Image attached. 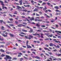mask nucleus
Instances as JSON below:
<instances>
[{"instance_id": "obj_1", "label": "nucleus", "mask_w": 61, "mask_h": 61, "mask_svg": "<svg viewBox=\"0 0 61 61\" xmlns=\"http://www.w3.org/2000/svg\"><path fill=\"white\" fill-rule=\"evenodd\" d=\"M6 57H5L4 58V59L6 60V61H7V59H12V58L9 56L6 55Z\"/></svg>"}, {"instance_id": "obj_2", "label": "nucleus", "mask_w": 61, "mask_h": 61, "mask_svg": "<svg viewBox=\"0 0 61 61\" xmlns=\"http://www.w3.org/2000/svg\"><path fill=\"white\" fill-rule=\"evenodd\" d=\"M29 37H28V39L30 40L31 38H34V36L31 35H29L28 36Z\"/></svg>"}, {"instance_id": "obj_3", "label": "nucleus", "mask_w": 61, "mask_h": 61, "mask_svg": "<svg viewBox=\"0 0 61 61\" xmlns=\"http://www.w3.org/2000/svg\"><path fill=\"white\" fill-rule=\"evenodd\" d=\"M35 7H36V8H37V9H41L43 8V7H39L38 6H36V5H35Z\"/></svg>"}, {"instance_id": "obj_4", "label": "nucleus", "mask_w": 61, "mask_h": 61, "mask_svg": "<svg viewBox=\"0 0 61 61\" xmlns=\"http://www.w3.org/2000/svg\"><path fill=\"white\" fill-rule=\"evenodd\" d=\"M5 34H6V35H5V34L4 33L2 34L1 35L4 36V37H7V33H6Z\"/></svg>"}, {"instance_id": "obj_5", "label": "nucleus", "mask_w": 61, "mask_h": 61, "mask_svg": "<svg viewBox=\"0 0 61 61\" xmlns=\"http://www.w3.org/2000/svg\"><path fill=\"white\" fill-rule=\"evenodd\" d=\"M17 8H16V9H22V8L21 7L19 6H16Z\"/></svg>"}, {"instance_id": "obj_6", "label": "nucleus", "mask_w": 61, "mask_h": 61, "mask_svg": "<svg viewBox=\"0 0 61 61\" xmlns=\"http://www.w3.org/2000/svg\"><path fill=\"white\" fill-rule=\"evenodd\" d=\"M9 35L11 36V37H13L14 36V35L13 34L10 33L9 34Z\"/></svg>"}, {"instance_id": "obj_7", "label": "nucleus", "mask_w": 61, "mask_h": 61, "mask_svg": "<svg viewBox=\"0 0 61 61\" xmlns=\"http://www.w3.org/2000/svg\"><path fill=\"white\" fill-rule=\"evenodd\" d=\"M0 4H1V5H4V3H3V2L2 1L0 0Z\"/></svg>"}, {"instance_id": "obj_8", "label": "nucleus", "mask_w": 61, "mask_h": 61, "mask_svg": "<svg viewBox=\"0 0 61 61\" xmlns=\"http://www.w3.org/2000/svg\"><path fill=\"white\" fill-rule=\"evenodd\" d=\"M43 36H44V34H41V38H44V37H43Z\"/></svg>"}, {"instance_id": "obj_9", "label": "nucleus", "mask_w": 61, "mask_h": 61, "mask_svg": "<svg viewBox=\"0 0 61 61\" xmlns=\"http://www.w3.org/2000/svg\"><path fill=\"white\" fill-rule=\"evenodd\" d=\"M44 49H45V50H48V51H50V50L48 48H44Z\"/></svg>"}, {"instance_id": "obj_10", "label": "nucleus", "mask_w": 61, "mask_h": 61, "mask_svg": "<svg viewBox=\"0 0 61 61\" xmlns=\"http://www.w3.org/2000/svg\"><path fill=\"white\" fill-rule=\"evenodd\" d=\"M36 26H37V27H39V26H40V25H39L38 24L36 23Z\"/></svg>"}, {"instance_id": "obj_11", "label": "nucleus", "mask_w": 61, "mask_h": 61, "mask_svg": "<svg viewBox=\"0 0 61 61\" xmlns=\"http://www.w3.org/2000/svg\"><path fill=\"white\" fill-rule=\"evenodd\" d=\"M49 46H53V43H50L49 44Z\"/></svg>"}, {"instance_id": "obj_12", "label": "nucleus", "mask_w": 61, "mask_h": 61, "mask_svg": "<svg viewBox=\"0 0 61 61\" xmlns=\"http://www.w3.org/2000/svg\"><path fill=\"white\" fill-rule=\"evenodd\" d=\"M36 36H38V37H40V34H38V33H36Z\"/></svg>"}, {"instance_id": "obj_13", "label": "nucleus", "mask_w": 61, "mask_h": 61, "mask_svg": "<svg viewBox=\"0 0 61 61\" xmlns=\"http://www.w3.org/2000/svg\"><path fill=\"white\" fill-rule=\"evenodd\" d=\"M54 8L57 9H59V7L58 6H55V7Z\"/></svg>"}, {"instance_id": "obj_14", "label": "nucleus", "mask_w": 61, "mask_h": 61, "mask_svg": "<svg viewBox=\"0 0 61 61\" xmlns=\"http://www.w3.org/2000/svg\"><path fill=\"white\" fill-rule=\"evenodd\" d=\"M0 37H1V36H0V40L2 41H3L4 40V38H0Z\"/></svg>"}, {"instance_id": "obj_15", "label": "nucleus", "mask_w": 61, "mask_h": 61, "mask_svg": "<svg viewBox=\"0 0 61 61\" xmlns=\"http://www.w3.org/2000/svg\"><path fill=\"white\" fill-rule=\"evenodd\" d=\"M23 57L25 58V60H28V58L26 57L25 56H24Z\"/></svg>"}, {"instance_id": "obj_16", "label": "nucleus", "mask_w": 61, "mask_h": 61, "mask_svg": "<svg viewBox=\"0 0 61 61\" xmlns=\"http://www.w3.org/2000/svg\"><path fill=\"white\" fill-rule=\"evenodd\" d=\"M55 32H56V33H60V34H61V31H57V30H55Z\"/></svg>"}, {"instance_id": "obj_17", "label": "nucleus", "mask_w": 61, "mask_h": 61, "mask_svg": "<svg viewBox=\"0 0 61 61\" xmlns=\"http://www.w3.org/2000/svg\"><path fill=\"white\" fill-rule=\"evenodd\" d=\"M34 20V18L31 17L30 18V21H32V20Z\"/></svg>"}, {"instance_id": "obj_18", "label": "nucleus", "mask_w": 61, "mask_h": 61, "mask_svg": "<svg viewBox=\"0 0 61 61\" xmlns=\"http://www.w3.org/2000/svg\"><path fill=\"white\" fill-rule=\"evenodd\" d=\"M36 30V31H37L38 32H41V30Z\"/></svg>"}, {"instance_id": "obj_19", "label": "nucleus", "mask_w": 61, "mask_h": 61, "mask_svg": "<svg viewBox=\"0 0 61 61\" xmlns=\"http://www.w3.org/2000/svg\"><path fill=\"white\" fill-rule=\"evenodd\" d=\"M1 29L2 30H5V27L3 26H1Z\"/></svg>"}, {"instance_id": "obj_20", "label": "nucleus", "mask_w": 61, "mask_h": 61, "mask_svg": "<svg viewBox=\"0 0 61 61\" xmlns=\"http://www.w3.org/2000/svg\"><path fill=\"white\" fill-rule=\"evenodd\" d=\"M33 32V29H32L31 28L30 29V30L29 32L30 33H32Z\"/></svg>"}, {"instance_id": "obj_21", "label": "nucleus", "mask_w": 61, "mask_h": 61, "mask_svg": "<svg viewBox=\"0 0 61 61\" xmlns=\"http://www.w3.org/2000/svg\"><path fill=\"white\" fill-rule=\"evenodd\" d=\"M23 11H24V12H26L27 11V10H26V9H23L22 10Z\"/></svg>"}, {"instance_id": "obj_22", "label": "nucleus", "mask_w": 61, "mask_h": 61, "mask_svg": "<svg viewBox=\"0 0 61 61\" xmlns=\"http://www.w3.org/2000/svg\"><path fill=\"white\" fill-rule=\"evenodd\" d=\"M22 31H23V32H27V31L26 30H25L24 29L22 30Z\"/></svg>"}, {"instance_id": "obj_23", "label": "nucleus", "mask_w": 61, "mask_h": 61, "mask_svg": "<svg viewBox=\"0 0 61 61\" xmlns=\"http://www.w3.org/2000/svg\"><path fill=\"white\" fill-rule=\"evenodd\" d=\"M22 25L21 24H19L18 25H17V26H18V27H21L22 26Z\"/></svg>"}, {"instance_id": "obj_24", "label": "nucleus", "mask_w": 61, "mask_h": 61, "mask_svg": "<svg viewBox=\"0 0 61 61\" xmlns=\"http://www.w3.org/2000/svg\"><path fill=\"white\" fill-rule=\"evenodd\" d=\"M48 54H50V55H53V53H52L51 52H48Z\"/></svg>"}, {"instance_id": "obj_25", "label": "nucleus", "mask_w": 61, "mask_h": 61, "mask_svg": "<svg viewBox=\"0 0 61 61\" xmlns=\"http://www.w3.org/2000/svg\"><path fill=\"white\" fill-rule=\"evenodd\" d=\"M34 12H35L36 11H37V9L36 8L35 9L33 10Z\"/></svg>"}, {"instance_id": "obj_26", "label": "nucleus", "mask_w": 61, "mask_h": 61, "mask_svg": "<svg viewBox=\"0 0 61 61\" xmlns=\"http://www.w3.org/2000/svg\"><path fill=\"white\" fill-rule=\"evenodd\" d=\"M34 1L33 0H32L31 1V2L32 3V4L33 5H34Z\"/></svg>"}, {"instance_id": "obj_27", "label": "nucleus", "mask_w": 61, "mask_h": 61, "mask_svg": "<svg viewBox=\"0 0 61 61\" xmlns=\"http://www.w3.org/2000/svg\"><path fill=\"white\" fill-rule=\"evenodd\" d=\"M46 9H47V7H46V6H45V8L43 10L44 11L45 10H46Z\"/></svg>"}, {"instance_id": "obj_28", "label": "nucleus", "mask_w": 61, "mask_h": 61, "mask_svg": "<svg viewBox=\"0 0 61 61\" xmlns=\"http://www.w3.org/2000/svg\"><path fill=\"white\" fill-rule=\"evenodd\" d=\"M4 5H1L2 6V9H4V8H5V6H5V5L4 4Z\"/></svg>"}, {"instance_id": "obj_29", "label": "nucleus", "mask_w": 61, "mask_h": 61, "mask_svg": "<svg viewBox=\"0 0 61 61\" xmlns=\"http://www.w3.org/2000/svg\"><path fill=\"white\" fill-rule=\"evenodd\" d=\"M26 19L27 21H28L29 23H30V21L27 18H26Z\"/></svg>"}, {"instance_id": "obj_30", "label": "nucleus", "mask_w": 61, "mask_h": 61, "mask_svg": "<svg viewBox=\"0 0 61 61\" xmlns=\"http://www.w3.org/2000/svg\"><path fill=\"white\" fill-rule=\"evenodd\" d=\"M24 37L25 38H26V39H28V36H24Z\"/></svg>"}, {"instance_id": "obj_31", "label": "nucleus", "mask_w": 61, "mask_h": 61, "mask_svg": "<svg viewBox=\"0 0 61 61\" xmlns=\"http://www.w3.org/2000/svg\"><path fill=\"white\" fill-rule=\"evenodd\" d=\"M23 49H24V48H23L22 47L20 48L19 50H23Z\"/></svg>"}, {"instance_id": "obj_32", "label": "nucleus", "mask_w": 61, "mask_h": 61, "mask_svg": "<svg viewBox=\"0 0 61 61\" xmlns=\"http://www.w3.org/2000/svg\"><path fill=\"white\" fill-rule=\"evenodd\" d=\"M35 58H36L37 59H40V57L37 56H36L35 57Z\"/></svg>"}, {"instance_id": "obj_33", "label": "nucleus", "mask_w": 61, "mask_h": 61, "mask_svg": "<svg viewBox=\"0 0 61 61\" xmlns=\"http://www.w3.org/2000/svg\"><path fill=\"white\" fill-rule=\"evenodd\" d=\"M31 51H36V50L34 49H31Z\"/></svg>"}, {"instance_id": "obj_34", "label": "nucleus", "mask_w": 61, "mask_h": 61, "mask_svg": "<svg viewBox=\"0 0 61 61\" xmlns=\"http://www.w3.org/2000/svg\"><path fill=\"white\" fill-rule=\"evenodd\" d=\"M0 51H1V52H5V51L4 50H3L2 49H1L0 50Z\"/></svg>"}, {"instance_id": "obj_35", "label": "nucleus", "mask_w": 61, "mask_h": 61, "mask_svg": "<svg viewBox=\"0 0 61 61\" xmlns=\"http://www.w3.org/2000/svg\"><path fill=\"white\" fill-rule=\"evenodd\" d=\"M55 25V27H56V28H57L59 27V25Z\"/></svg>"}, {"instance_id": "obj_36", "label": "nucleus", "mask_w": 61, "mask_h": 61, "mask_svg": "<svg viewBox=\"0 0 61 61\" xmlns=\"http://www.w3.org/2000/svg\"><path fill=\"white\" fill-rule=\"evenodd\" d=\"M46 5V3L45 2H43L42 4V5Z\"/></svg>"}, {"instance_id": "obj_37", "label": "nucleus", "mask_w": 61, "mask_h": 61, "mask_svg": "<svg viewBox=\"0 0 61 61\" xmlns=\"http://www.w3.org/2000/svg\"><path fill=\"white\" fill-rule=\"evenodd\" d=\"M47 4L49 6L51 5V4H50V3H47Z\"/></svg>"}, {"instance_id": "obj_38", "label": "nucleus", "mask_w": 61, "mask_h": 61, "mask_svg": "<svg viewBox=\"0 0 61 61\" xmlns=\"http://www.w3.org/2000/svg\"><path fill=\"white\" fill-rule=\"evenodd\" d=\"M12 59L13 60H17V58L16 57H14Z\"/></svg>"}, {"instance_id": "obj_39", "label": "nucleus", "mask_w": 61, "mask_h": 61, "mask_svg": "<svg viewBox=\"0 0 61 61\" xmlns=\"http://www.w3.org/2000/svg\"><path fill=\"white\" fill-rule=\"evenodd\" d=\"M41 27H46V26L42 25L41 26Z\"/></svg>"}, {"instance_id": "obj_40", "label": "nucleus", "mask_w": 61, "mask_h": 61, "mask_svg": "<svg viewBox=\"0 0 61 61\" xmlns=\"http://www.w3.org/2000/svg\"><path fill=\"white\" fill-rule=\"evenodd\" d=\"M54 21H55V20H52L51 21V22H52V23H54Z\"/></svg>"}, {"instance_id": "obj_41", "label": "nucleus", "mask_w": 61, "mask_h": 61, "mask_svg": "<svg viewBox=\"0 0 61 61\" xmlns=\"http://www.w3.org/2000/svg\"><path fill=\"white\" fill-rule=\"evenodd\" d=\"M38 21H40V22H43V20H42L38 19Z\"/></svg>"}, {"instance_id": "obj_42", "label": "nucleus", "mask_w": 61, "mask_h": 61, "mask_svg": "<svg viewBox=\"0 0 61 61\" xmlns=\"http://www.w3.org/2000/svg\"><path fill=\"white\" fill-rule=\"evenodd\" d=\"M9 25H10L11 26H14V24H9Z\"/></svg>"}, {"instance_id": "obj_43", "label": "nucleus", "mask_w": 61, "mask_h": 61, "mask_svg": "<svg viewBox=\"0 0 61 61\" xmlns=\"http://www.w3.org/2000/svg\"><path fill=\"white\" fill-rule=\"evenodd\" d=\"M27 46V48H29V46L28 44L26 45Z\"/></svg>"}, {"instance_id": "obj_44", "label": "nucleus", "mask_w": 61, "mask_h": 61, "mask_svg": "<svg viewBox=\"0 0 61 61\" xmlns=\"http://www.w3.org/2000/svg\"><path fill=\"white\" fill-rule=\"evenodd\" d=\"M6 26H7V27H8H8H9V28H10V29H11V27H10L9 26H8V25H6Z\"/></svg>"}, {"instance_id": "obj_45", "label": "nucleus", "mask_w": 61, "mask_h": 61, "mask_svg": "<svg viewBox=\"0 0 61 61\" xmlns=\"http://www.w3.org/2000/svg\"><path fill=\"white\" fill-rule=\"evenodd\" d=\"M45 35H46V36H48V35H49V33H47L46 34H45Z\"/></svg>"}, {"instance_id": "obj_46", "label": "nucleus", "mask_w": 61, "mask_h": 61, "mask_svg": "<svg viewBox=\"0 0 61 61\" xmlns=\"http://www.w3.org/2000/svg\"><path fill=\"white\" fill-rule=\"evenodd\" d=\"M19 36H22V37H24V35H21V34H19Z\"/></svg>"}, {"instance_id": "obj_47", "label": "nucleus", "mask_w": 61, "mask_h": 61, "mask_svg": "<svg viewBox=\"0 0 61 61\" xmlns=\"http://www.w3.org/2000/svg\"><path fill=\"white\" fill-rule=\"evenodd\" d=\"M14 14H17V11H15V12L14 13Z\"/></svg>"}, {"instance_id": "obj_48", "label": "nucleus", "mask_w": 61, "mask_h": 61, "mask_svg": "<svg viewBox=\"0 0 61 61\" xmlns=\"http://www.w3.org/2000/svg\"><path fill=\"white\" fill-rule=\"evenodd\" d=\"M0 23H1V24H2V22H3H3H4V21H3L2 20H0Z\"/></svg>"}, {"instance_id": "obj_49", "label": "nucleus", "mask_w": 61, "mask_h": 61, "mask_svg": "<svg viewBox=\"0 0 61 61\" xmlns=\"http://www.w3.org/2000/svg\"><path fill=\"white\" fill-rule=\"evenodd\" d=\"M53 51L54 52H56V51H57V50L55 49L54 50H53Z\"/></svg>"}, {"instance_id": "obj_50", "label": "nucleus", "mask_w": 61, "mask_h": 61, "mask_svg": "<svg viewBox=\"0 0 61 61\" xmlns=\"http://www.w3.org/2000/svg\"><path fill=\"white\" fill-rule=\"evenodd\" d=\"M57 60V59L56 58H53V60Z\"/></svg>"}, {"instance_id": "obj_51", "label": "nucleus", "mask_w": 61, "mask_h": 61, "mask_svg": "<svg viewBox=\"0 0 61 61\" xmlns=\"http://www.w3.org/2000/svg\"><path fill=\"white\" fill-rule=\"evenodd\" d=\"M28 42H29L28 41H27L26 42V45H28Z\"/></svg>"}, {"instance_id": "obj_52", "label": "nucleus", "mask_w": 61, "mask_h": 61, "mask_svg": "<svg viewBox=\"0 0 61 61\" xmlns=\"http://www.w3.org/2000/svg\"><path fill=\"white\" fill-rule=\"evenodd\" d=\"M35 20V21H38V20L37 19V18H36Z\"/></svg>"}, {"instance_id": "obj_53", "label": "nucleus", "mask_w": 61, "mask_h": 61, "mask_svg": "<svg viewBox=\"0 0 61 61\" xmlns=\"http://www.w3.org/2000/svg\"><path fill=\"white\" fill-rule=\"evenodd\" d=\"M55 11H56V12H60V11H59V10H55Z\"/></svg>"}, {"instance_id": "obj_54", "label": "nucleus", "mask_w": 61, "mask_h": 61, "mask_svg": "<svg viewBox=\"0 0 61 61\" xmlns=\"http://www.w3.org/2000/svg\"><path fill=\"white\" fill-rule=\"evenodd\" d=\"M40 56H41L42 57H43V56H44V54L41 53V54L40 55Z\"/></svg>"}, {"instance_id": "obj_55", "label": "nucleus", "mask_w": 61, "mask_h": 61, "mask_svg": "<svg viewBox=\"0 0 61 61\" xmlns=\"http://www.w3.org/2000/svg\"><path fill=\"white\" fill-rule=\"evenodd\" d=\"M48 11L49 12H52V10H48Z\"/></svg>"}, {"instance_id": "obj_56", "label": "nucleus", "mask_w": 61, "mask_h": 61, "mask_svg": "<svg viewBox=\"0 0 61 61\" xmlns=\"http://www.w3.org/2000/svg\"><path fill=\"white\" fill-rule=\"evenodd\" d=\"M22 46V47H23L24 48H26V46Z\"/></svg>"}, {"instance_id": "obj_57", "label": "nucleus", "mask_w": 61, "mask_h": 61, "mask_svg": "<svg viewBox=\"0 0 61 61\" xmlns=\"http://www.w3.org/2000/svg\"><path fill=\"white\" fill-rule=\"evenodd\" d=\"M5 56V55L3 54H2V55H1V56L2 57H4V56Z\"/></svg>"}, {"instance_id": "obj_58", "label": "nucleus", "mask_w": 61, "mask_h": 61, "mask_svg": "<svg viewBox=\"0 0 61 61\" xmlns=\"http://www.w3.org/2000/svg\"><path fill=\"white\" fill-rule=\"evenodd\" d=\"M41 19H45V17L44 16H41Z\"/></svg>"}, {"instance_id": "obj_59", "label": "nucleus", "mask_w": 61, "mask_h": 61, "mask_svg": "<svg viewBox=\"0 0 61 61\" xmlns=\"http://www.w3.org/2000/svg\"><path fill=\"white\" fill-rule=\"evenodd\" d=\"M36 16H39V15H40L38 14H37V13H36Z\"/></svg>"}, {"instance_id": "obj_60", "label": "nucleus", "mask_w": 61, "mask_h": 61, "mask_svg": "<svg viewBox=\"0 0 61 61\" xmlns=\"http://www.w3.org/2000/svg\"><path fill=\"white\" fill-rule=\"evenodd\" d=\"M9 20H10V21H13V19L12 18H10L9 19Z\"/></svg>"}, {"instance_id": "obj_61", "label": "nucleus", "mask_w": 61, "mask_h": 61, "mask_svg": "<svg viewBox=\"0 0 61 61\" xmlns=\"http://www.w3.org/2000/svg\"><path fill=\"white\" fill-rule=\"evenodd\" d=\"M21 34H23V35H25V33H24V32H21Z\"/></svg>"}, {"instance_id": "obj_62", "label": "nucleus", "mask_w": 61, "mask_h": 61, "mask_svg": "<svg viewBox=\"0 0 61 61\" xmlns=\"http://www.w3.org/2000/svg\"><path fill=\"white\" fill-rule=\"evenodd\" d=\"M58 56H61V54H58Z\"/></svg>"}, {"instance_id": "obj_63", "label": "nucleus", "mask_w": 61, "mask_h": 61, "mask_svg": "<svg viewBox=\"0 0 61 61\" xmlns=\"http://www.w3.org/2000/svg\"><path fill=\"white\" fill-rule=\"evenodd\" d=\"M58 38H60L61 39V36H58Z\"/></svg>"}, {"instance_id": "obj_64", "label": "nucleus", "mask_w": 61, "mask_h": 61, "mask_svg": "<svg viewBox=\"0 0 61 61\" xmlns=\"http://www.w3.org/2000/svg\"><path fill=\"white\" fill-rule=\"evenodd\" d=\"M31 46H32V47H34L35 48V46H34V45H31Z\"/></svg>"}]
</instances>
